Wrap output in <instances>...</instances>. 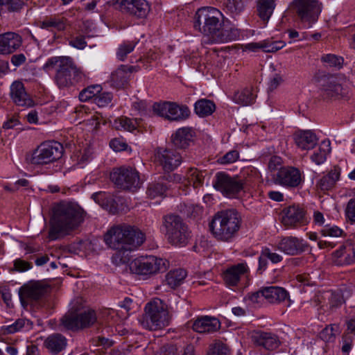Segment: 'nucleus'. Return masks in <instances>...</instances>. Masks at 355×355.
I'll return each instance as SVG.
<instances>
[{
  "label": "nucleus",
  "instance_id": "obj_15",
  "mask_svg": "<svg viewBox=\"0 0 355 355\" xmlns=\"http://www.w3.org/2000/svg\"><path fill=\"white\" fill-rule=\"evenodd\" d=\"M214 187L228 198L234 197L244 187V183L236 178H232L225 173L216 175Z\"/></svg>",
  "mask_w": 355,
  "mask_h": 355
},
{
  "label": "nucleus",
  "instance_id": "obj_12",
  "mask_svg": "<svg viewBox=\"0 0 355 355\" xmlns=\"http://www.w3.org/2000/svg\"><path fill=\"white\" fill-rule=\"evenodd\" d=\"M153 111L157 116L171 121L184 120L190 114L188 107L166 101L154 103Z\"/></svg>",
  "mask_w": 355,
  "mask_h": 355
},
{
  "label": "nucleus",
  "instance_id": "obj_35",
  "mask_svg": "<svg viewBox=\"0 0 355 355\" xmlns=\"http://www.w3.org/2000/svg\"><path fill=\"white\" fill-rule=\"evenodd\" d=\"M112 126L118 130H125L132 132L135 130L137 126V120H132L126 116H120L110 121Z\"/></svg>",
  "mask_w": 355,
  "mask_h": 355
},
{
  "label": "nucleus",
  "instance_id": "obj_8",
  "mask_svg": "<svg viewBox=\"0 0 355 355\" xmlns=\"http://www.w3.org/2000/svg\"><path fill=\"white\" fill-rule=\"evenodd\" d=\"M163 227L166 237L172 245L184 246L189 242L190 232L187 225L180 216L176 215L165 216Z\"/></svg>",
  "mask_w": 355,
  "mask_h": 355
},
{
  "label": "nucleus",
  "instance_id": "obj_42",
  "mask_svg": "<svg viewBox=\"0 0 355 355\" xmlns=\"http://www.w3.org/2000/svg\"><path fill=\"white\" fill-rule=\"evenodd\" d=\"M190 176H191V180L190 177H188V180H185L179 174H173L172 175L169 176V178L170 181H173L177 183H182L184 185H186L187 183L191 184V182H193V186L197 187V184H199L200 182V179L198 175L197 171L193 169L191 170Z\"/></svg>",
  "mask_w": 355,
  "mask_h": 355
},
{
  "label": "nucleus",
  "instance_id": "obj_36",
  "mask_svg": "<svg viewBox=\"0 0 355 355\" xmlns=\"http://www.w3.org/2000/svg\"><path fill=\"white\" fill-rule=\"evenodd\" d=\"M194 109L198 116H206L214 112L216 106L211 101L203 98L195 103Z\"/></svg>",
  "mask_w": 355,
  "mask_h": 355
},
{
  "label": "nucleus",
  "instance_id": "obj_19",
  "mask_svg": "<svg viewBox=\"0 0 355 355\" xmlns=\"http://www.w3.org/2000/svg\"><path fill=\"white\" fill-rule=\"evenodd\" d=\"M275 182L284 187H296L302 182V175L297 168L282 167L277 173Z\"/></svg>",
  "mask_w": 355,
  "mask_h": 355
},
{
  "label": "nucleus",
  "instance_id": "obj_29",
  "mask_svg": "<svg viewBox=\"0 0 355 355\" xmlns=\"http://www.w3.org/2000/svg\"><path fill=\"white\" fill-rule=\"evenodd\" d=\"M131 69V67L121 65L111 73L110 78L111 85L116 88L123 87L128 83V80L132 72Z\"/></svg>",
  "mask_w": 355,
  "mask_h": 355
},
{
  "label": "nucleus",
  "instance_id": "obj_23",
  "mask_svg": "<svg viewBox=\"0 0 355 355\" xmlns=\"http://www.w3.org/2000/svg\"><path fill=\"white\" fill-rule=\"evenodd\" d=\"M22 44L21 37L14 32L0 35V54L8 55L17 51Z\"/></svg>",
  "mask_w": 355,
  "mask_h": 355
},
{
  "label": "nucleus",
  "instance_id": "obj_25",
  "mask_svg": "<svg viewBox=\"0 0 355 355\" xmlns=\"http://www.w3.org/2000/svg\"><path fill=\"white\" fill-rule=\"evenodd\" d=\"M10 97L13 103L21 107H31L33 101L21 82L15 81L10 86Z\"/></svg>",
  "mask_w": 355,
  "mask_h": 355
},
{
  "label": "nucleus",
  "instance_id": "obj_55",
  "mask_svg": "<svg viewBox=\"0 0 355 355\" xmlns=\"http://www.w3.org/2000/svg\"><path fill=\"white\" fill-rule=\"evenodd\" d=\"M110 146L116 152H120L126 150L128 144L121 139L114 138L110 142Z\"/></svg>",
  "mask_w": 355,
  "mask_h": 355
},
{
  "label": "nucleus",
  "instance_id": "obj_20",
  "mask_svg": "<svg viewBox=\"0 0 355 355\" xmlns=\"http://www.w3.org/2000/svg\"><path fill=\"white\" fill-rule=\"evenodd\" d=\"M250 268L246 262H242L228 267L223 274V280L227 286H235L241 278L246 277Z\"/></svg>",
  "mask_w": 355,
  "mask_h": 355
},
{
  "label": "nucleus",
  "instance_id": "obj_54",
  "mask_svg": "<svg viewBox=\"0 0 355 355\" xmlns=\"http://www.w3.org/2000/svg\"><path fill=\"white\" fill-rule=\"evenodd\" d=\"M25 3L22 0H10L7 6V10L10 12H19L23 9Z\"/></svg>",
  "mask_w": 355,
  "mask_h": 355
},
{
  "label": "nucleus",
  "instance_id": "obj_16",
  "mask_svg": "<svg viewBox=\"0 0 355 355\" xmlns=\"http://www.w3.org/2000/svg\"><path fill=\"white\" fill-rule=\"evenodd\" d=\"M324 96L330 98H347L349 89L347 81L343 76H330L322 85Z\"/></svg>",
  "mask_w": 355,
  "mask_h": 355
},
{
  "label": "nucleus",
  "instance_id": "obj_51",
  "mask_svg": "<svg viewBox=\"0 0 355 355\" xmlns=\"http://www.w3.org/2000/svg\"><path fill=\"white\" fill-rule=\"evenodd\" d=\"M226 8L232 14H239L243 8V4L241 0H226Z\"/></svg>",
  "mask_w": 355,
  "mask_h": 355
},
{
  "label": "nucleus",
  "instance_id": "obj_59",
  "mask_svg": "<svg viewBox=\"0 0 355 355\" xmlns=\"http://www.w3.org/2000/svg\"><path fill=\"white\" fill-rule=\"evenodd\" d=\"M69 44L76 49H83L87 46V42L83 36H78L69 41Z\"/></svg>",
  "mask_w": 355,
  "mask_h": 355
},
{
  "label": "nucleus",
  "instance_id": "obj_62",
  "mask_svg": "<svg viewBox=\"0 0 355 355\" xmlns=\"http://www.w3.org/2000/svg\"><path fill=\"white\" fill-rule=\"evenodd\" d=\"M10 61L14 66L19 67L25 62L26 57L22 53L13 55Z\"/></svg>",
  "mask_w": 355,
  "mask_h": 355
},
{
  "label": "nucleus",
  "instance_id": "obj_56",
  "mask_svg": "<svg viewBox=\"0 0 355 355\" xmlns=\"http://www.w3.org/2000/svg\"><path fill=\"white\" fill-rule=\"evenodd\" d=\"M239 155L236 150H231L220 158L219 160L221 164H231L236 162L239 159Z\"/></svg>",
  "mask_w": 355,
  "mask_h": 355
},
{
  "label": "nucleus",
  "instance_id": "obj_40",
  "mask_svg": "<svg viewBox=\"0 0 355 355\" xmlns=\"http://www.w3.org/2000/svg\"><path fill=\"white\" fill-rule=\"evenodd\" d=\"M275 0H259L258 2V12L263 20H268L273 12L275 7Z\"/></svg>",
  "mask_w": 355,
  "mask_h": 355
},
{
  "label": "nucleus",
  "instance_id": "obj_63",
  "mask_svg": "<svg viewBox=\"0 0 355 355\" xmlns=\"http://www.w3.org/2000/svg\"><path fill=\"white\" fill-rule=\"evenodd\" d=\"M244 49L245 51H252V52H256L259 49L263 50V42L261 41L259 42H252V43L247 44L245 45Z\"/></svg>",
  "mask_w": 355,
  "mask_h": 355
},
{
  "label": "nucleus",
  "instance_id": "obj_10",
  "mask_svg": "<svg viewBox=\"0 0 355 355\" xmlns=\"http://www.w3.org/2000/svg\"><path fill=\"white\" fill-rule=\"evenodd\" d=\"M294 6L302 26L304 28L312 27L318 19L321 6L316 0H295Z\"/></svg>",
  "mask_w": 355,
  "mask_h": 355
},
{
  "label": "nucleus",
  "instance_id": "obj_1",
  "mask_svg": "<svg viewBox=\"0 0 355 355\" xmlns=\"http://www.w3.org/2000/svg\"><path fill=\"white\" fill-rule=\"evenodd\" d=\"M193 26L213 43H225L239 37V30L225 20L223 13L214 7L199 8L195 14Z\"/></svg>",
  "mask_w": 355,
  "mask_h": 355
},
{
  "label": "nucleus",
  "instance_id": "obj_30",
  "mask_svg": "<svg viewBox=\"0 0 355 355\" xmlns=\"http://www.w3.org/2000/svg\"><path fill=\"white\" fill-rule=\"evenodd\" d=\"M67 344L66 338L60 334H53L49 336L44 343L45 347L53 354H57L64 349Z\"/></svg>",
  "mask_w": 355,
  "mask_h": 355
},
{
  "label": "nucleus",
  "instance_id": "obj_43",
  "mask_svg": "<svg viewBox=\"0 0 355 355\" xmlns=\"http://www.w3.org/2000/svg\"><path fill=\"white\" fill-rule=\"evenodd\" d=\"M207 355H230V349L222 341L216 340L209 345Z\"/></svg>",
  "mask_w": 355,
  "mask_h": 355
},
{
  "label": "nucleus",
  "instance_id": "obj_13",
  "mask_svg": "<svg viewBox=\"0 0 355 355\" xmlns=\"http://www.w3.org/2000/svg\"><path fill=\"white\" fill-rule=\"evenodd\" d=\"M112 181L123 189L135 191L141 182L138 172L130 166H123L110 174Z\"/></svg>",
  "mask_w": 355,
  "mask_h": 355
},
{
  "label": "nucleus",
  "instance_id": "obj_34",
  "mask_svg": "<svg viewBox=\"0 0 355 355\" xmlns=\"http://www.w3.org/2000/svg\"><path fill=\"white\" fill-rule=\"evenodd\" d=\"M331 150L330 141H322L318 148L311 155V159L317 165L322 164L325 162L327 155L331 152Z\"/></svg>",
  "mask_w": 355,
  "mask_h": 355
},
{
  "label": "nucleus",
  "instance_id": "obj_5",
  "mask_svg": "<svg viewBox=\"0 0 355 355\" xmlns=\"http://www.w3.org/2000/svg\"><path fill=\"white\" fill-rule=\"evenodd\" d=\"M47 69H56L55 80L59 87H67L84 81L86 74L69 57L52 58L45 64Z\"/></svg>",
  "mask_w": 355,
  "mask_h": 355
},
{
  "label": "nucleus",
  "instance_id": "obj_41",
  "mask_svg": "<svg viewBox=\"0 0 355 355\" xmlns=\"http://www.w3.org/2000/svg\"><path fill=\"white\" fill-rule=\"evenodd\" d=\"M102 91V87L100 85H95L89 86L79 94V99L80 101L85 102L90 99H94L95 101L96 96Z\"/></svg>",
  "mask_w": 355,
  "mask_h": 355
},
{
  "label": "nucleus",
  "instance_id": "obj_21",
  "mask_svg": "<svg viewBox=\"0 0 355 355\" xmlns=\"http://www.w3.org/2000/svg\"><path fill=\"white\" fill-rule=\"evenodd\" d=\"M293 139L298 149L306 151L313 149L318 141L315 132L311 130H298L293 133Z\"/></svg>",
  "mask_w": 355,
  "mask_h": 355
},
{
  "label": "nucleus",
  "instance_id": "obj_14",
  "mask_svg": "<svg viewBox=\"0 0 355 355\" xmlns=\"http://www.w3.org/2000/svg\"><path fill=\"white\" fill-rule=\"evenodd\" d=\"M113 4L122 13L137 19L146 18L150 10L146 0H116Z\"/></svg>",
  "mask_w": 355,
  "mask_h": 355
},
{
  "label": "nucleus",
  "instance_id": "obj_3",
  "mask_svg": "<svg viewBox=\"0 0 355 355\" xmlns=\"http://www.w3.org/2000/svg\"><path fill=\"white\" fill-rule=\"evenodd\" d=\"M84 211L76 203L61 202L53 207L49 238L57 239L76 229L84 219Z\"/></svg>",
  "mask_w": 355,
  "mask_h": 355
},
{
  "label": "nucleus",
  "instance_id": "obj_28",
  "mask_svg": "<svg viewBox=\"0 0 355 355\" xmlns=\"http://www.w3.org/2000/svg\"><path fill=\"white\" fill-rule=\"evenodd\" d=\"M304 217V211L299 206L292 205L284 210L282 223L287 227H293L301 223Z\"/></svg>",
  "mask_w": 355,
  "mask_h": 355
},
{
  "label": "nucleus",
  "instance_id": "obj_47",
  "mask_svg": "<svg viewBox=\"0 0 355 355\" xmlns=\"http://www.w3.org/2000/svg\"><path fill=\"white\" fill-rule=\"evenodd\" d=\"M321 61L327 67L340 68L343 64V59L334 54H326L322 56Z\"/></svg>",
  "mask_w": 355,
  "mask_h": 355
},
{
  "label": "nucleus",
  "instance_id": "obj_46",
  "mask_svg": "<svg viewBox=\"0 0 355 355\" xmlns=\"http://www.w3.org/2000/svg\"><path fill=\"white\" fill-rule=\"evenodd\" d=\"M263 42V51L266 53H275L285 46L286 43L282 40L273 41L266 40Z\"/></svg>",
  "mask_w": 355,
  "mask_h": 355
},
{
  "label": "nucleus",
  "instance_id": "obj_52",
  "mask_svg": "<svg viewBox=\"0 0 355 355\" xmlns=\"http://www.w3.org/2000/svg\"><path fill=\"white\" fill-rule=\"evenodd\" d=\"M112 98V94L107 92H101L96 96L94 103L99 107H104L110 103Z\"/></svg>",
  "mask_w": 355,
  "mask_h": 355
},
{
  "label": "nucleus",
  "instance_id": "obj_37",
  "mask_svg": "<svg viewBox=\"0 0 355 355\" xmlns=\"http://www.w3.org/2000/svg\"><path fill=\"white\" fill-rule=\"evenodd\" d=\"M187 276L184 270L179 268L170 271L166 276V284L171 288L180 286Z\"/></svg>",
  "mask_w": 355,
  "mask_h": 355
},
{
  "label": "nucleus",
  "instance_id": "obj_17",
  "mask_svg": "<svg viewBox=\"0 0 355 355\" xmlns=\"http://www.w3.org/2000/svg\"><path fill=\"white\" fill-rule=\"evenodd\" d=\"M155 161L164 171L169 172L180 165L182 157L173 150L158 148L155 152Z\"/></svg>",
  "mask_w": 355,
  "mask_h": 355
},
{
  "label": "nucleus",
  "instance_id": "obj_11",
  "mask_svg": "<svg viewBox=\"0 0 355 355\" xmlns=\"http://www.w3.org/2000/svg\"><path fill=\"white\" fill-rule=\"evenodd\" d=\"M96 320L94 311L83 309L71 311L61 319L62 326L69 330H78L93 324Z\"/></svg>",
  "mask_w": 355,
  "mask_h": 355
},
{
  "label": "nucleus",
  "instance_id": "obj_60",
  "mask_svg": "<svg viewBox=\"0 0 355 355\" xmlns=\"http://www.w3.org/2000/svg\"><path fill=\"white\" fill-rule=\"evenodd\" d=\"M268 259V257L263 255V250L262 249L259 257V266L257 268L258 272L262 273L267 268Z\"/></svg>",
  "mask_w": 355,
  "mask_h": 355
},
{
  "label": "nucleus",
  "instance_id": "obj_39",
  "mask_svg": "<svg viewBox=\"0 0 355 355\" xmlns=\"http://www.w3.org/2000/svg\"><path fill=\"white\" fill-rule=\"evenodd\" d=\"M40 27L44 29L53 28L60 31L65 29L66 21L63 17H50L41 21Z\"/></svg>",
  "mask_w": 355,
  "mask_h": 355
},
{
  "label": "nucleus",
  "instance_id": "obj_24",
  "mask_svg": "<svg viewBox=\"0 0 355 355\" xmlns=\"http://www.w3.org/2000/svg\"><path fill=\"white\" fill-rule=\"evenodd\" d=\"M193 331L200 334H211L220 328L219 320L215 317L205 315L196 318L192 324Z\"/></svg>",
  "mask_w": 355,
  "mask_h": 355
},
{
  "label": "nucleus",
  "instance_id": "obj_32",
  "mask_svg": "<svg viewBox=\"0 0 355 355\" xmlns=\"http://www.w3.org/2000/svg\"><path fill=\"white\" fill-rule=\"evenodd\" d=\"M340 175V169L334 166L327 175L322 177L317 183V187L322 191H329L331 189L339 180Z\"/></svg>",
  "mask_w": 355,
  "mask_h": 355
},
{
  "label": "nucleus",
  "instance_id": "obj_9",
  "mask_svg": "<svg viewBox=\"0 0 355 355\" xmlns=\"http://www.w3.org/2000/svg\"><path fill=\"white\" fill-rule=\"evenodd\" d=\"M167 260L155 256L139 257L130 263V270L132 273L140 275H153L164 272L168 268Z\"/></svg>",
  "mask_w": 355,
  "mask_h": 355
},
{
  "label": "nucleus",
  "instance_id": "obj_38",
  "mask_svg": "<svg viewBox=\"0 0 355 355\" xmlns=\"http://www.w3.org/2000/svg\"><path fill=\"white\" fill-rule=\"evenodd\" d=\"M232 100L234 103L245 106L253 103L254 96L250 88H245L236 92L232 97Z\"/></svg>",
  "mask_w": 355,
  "mask_h": 355
},
{
  "label": "nucleus",
  "instance_id": "obj_49",
  "mask_svg": "<svg viewBox=\"0 0 355 355\" xmlns=\"http://www.w3.org/2000/svg\"><path fill=\"white\" fill-rule=\"evenodd\" d=\"M321 233L324 236L339 237L344 232L336 225H326L322 229Z\"/></svg>",
  "mask_w": 355,
  "mask_h": 355
},
{
  "label": "nucleus",
  "instance_id": "obj_57",
  "mask_svg": "<svg viewBox=\"0 0 355 355\" xmlns=\"http://www.w3.org/2000/svg\"><path fill=\"white\" fill-rule=\"evenodd\" d=\"M346 216L352 223H355V200L351 199L347 205L345 210Z\"/></svg>",
  "mask_w": 355,
  "mask_h": 355
},
{
  "label": "nucleus",
  "instance_id": "obj_2",
  "mask_svg": "<svg viewBox=\"0 0 355 355\" xmlns=\"http://www.w3.org/2000/svg\"><path fill=\"white\" fill-rule=\"evenodd\" d=\"M145 239L146 236L140 230L125 223L114 225L104 236L105 243L121 255V262L128 259L125 253L137 249Z\"/></svg>",
  "mask_w": 355,
  "mask_h": 355
},
{
  "label": "nucleus",
  "instance_id": "obj_26",
  "mask_svg": "<svg viewBox=\"0 0 355 355\" xmlns=\"http://www.w3.org/2000/svg\"><path fill=\"white\" fill-rule=\"evenodd\" d=\"M263 297L268 302L271 304H279L286 302L288 306H290L291 304L288 293L282 287L273 286L264 287Z\"/></svg>",
  "mask_w": 355,
  "mask_h": 355
},
{
  "label": "nucleus",
  "instance_id": "obj_44",
  "mask_svg": "<svg viewBox=\"0 0 355 355\" xmlns=\"http://www.w3.org/2000/svg\"><path fill=\"white\" fill-rule=\"evenodd\" d=\"M339 332L338 325L334 324L323 329L319 336L325 342H331L334 340L336 335Z\"/></svg>",
  "mask_w": 355,
  "mask_h": 355
},
{
  "label": "nucleus",
  "instance_id": "obj_4",
  "mask_svg": "<svg viewBox=\"0 0 355 355\" xmlns=\"http://www.w3.org/2000/svg\"><path fill=\"white\" fill-rule=\"evenodd\" d=\"M241 223V214L234 209H228L216 213L209 227L216 239L230 241L238 233Z\"/></svg>",
  "mask_w": 355,
  "mask_h": 355
},
{
  "label": "nucleus",
  "instance_id": "obj_33",
  "mask_svg": "<svg viewBox=\"0 0 355 355\" xmlns=\"http://www.w3.org/2000/svg\"><path fill=\"white\" fill-rule=\"evenodd\" d=\"M32 327L33 323L29 320L19 318L11 324L3 326L1 331L3 334H11L19 331H28Z\"/></svg>",
  "mask_w": 355,
  "mask_h": 355
},
{
  "label": "nucleus",
  "instance_id": "obj_27",
  "mask_svg": "<svg viewBox=\"0 0 355 355\" xmlns=\"http://www.w3.org/2000/svg\"><path fill=\"white\" fill-rule=\"evenodd\" d=\"M252 340L267 350L272 351L279 347L280 341L277 336L268 332L256 331L252 335Z\"/></svg>",
  "mask_w": 355,
  "mask_h": 355
},
{
  "label": "nucleus",
  "instance_id": "obj_58",
  "mask_svg": "<svg viewBox=\"0 0 355 355\" xmlns=\"http://www.w3.org/2000/svg\"><path fill=\"white\" fill-rule=\"evenodd\" d=\"M248 300L252 304L261 303L265 300L263 297V288L255 293L249 294L248 295Z\"/></svg>",
  "mask_w": 355,
  "mask_h": 355
},
{
  "label": "nucleus",
  "instance_id": "obj_22",
  "mask_svg": "<svg viewBox=\"0 0 355 355\" xmlns=\"http://www.w3.org/2000/svg\"><path fill=\"white\" fill-rule=\"evenodd\" d=\"M48 287L40 282H30L19 289V297L21 301L24 300H37L44 295Z\"/></svg>",
  "mask_w": 355,
  "mask_h": 355
},
{
  "label": "nucleus",
  "instance_id": "obj_6",
  "mask_svg": "<svg viewBox=\"0 0 355 355\" xmlns=\"http://www.w3.org/2000/svg\"><path fill=\"white\" fill-rule=\"evenodd\" d=\"M169 321L168 306L159 298H155L146 304L144 313L139 320V324L150 331L163 329L169 324Z\"/></svg>",
  "mask_w": 355,
  "mask_h": 355
},
{
  "label": "nucleus",
  "instance_id": "obj_48",
  "mask_svg": "<svg viewBox=\"0 0 355 355\" xmlns=\"http://www.w3.org/2000/svg\"><path fill=\"white\" fill-rule=\"evenodd\" d=\"M166 191V187L161 183L151 184L148 188L147 194L150 198L162 197Z\"/></svg>",
  "mask_w": 355,
  "mask_h": 355
},
{
  "label": "nucleus",
  "instance_id": "obj_45",
  "mask_svg": "<svg viewBox=\"0 0 355 355\" xmlns=\"http://www.w3.org/2000/svg\"><path fill=\"white\" fill-rule=\"evenodd\" d=\"M136 44L137 43L135 42H125L120 44L116 51L117 58L123 61L127 55L135 49Z\"/></svg>",
  "mask_w": 355,
  "mask_h": 355
},
{
  "label": "nucleus",
  "instance_id": "obj_64",
  "mask_svg": "<svg viewBox=\"0 0 355 355\" xmlns=\"http://www.w3.org/2000/svg\"><path fill=\"white\" fill-rule=\"evenodd\" d=\"M87 123L91 125L94 130L98 128L100 125V116L98 115H93L92 117L87 120Z\"/></svg>",
  "mask_w": 355,
  "mask_h": 355
},
{
  "label": "nucleus",
  "instance_id": "obj_61",
  "mask_svg": "<svg viewBox=\"0 0 355 355\" xmlns=\"http://www.w3.org/2000/svg\"><path fill=\"white\" fill-rule=\"evenodd\" d=\"M14 266L15 269L19 272L26 271L31 268V263L20 259L15 261Z\"/></svg>",
  "mask_w": 355,
  "mask_h": 355
},
{
  "label": "nucleus",
  "instance_id": "obj_18",
  "mask_svg": "<svg viewBox=\"0 0 355 355\" xmlns=\"http://www.w3.org/2000/svg\"><path fill=\"white\" fill-rule=\"evenodd\" d=\"M276 248L285 254L295 256L306 251L308 245L302 239L296 236H286L278 242Z\"/></svg>",
  "mask_w": 355,
  "mask_h": 355
},
{
  "label": "nucleus",
  "instance_id": "obj_53",
  "mask_svg": "<svg viewBox=\"0 0 355 355\" xmlns=\"http://www.w3.org/2000/svg\"><path fill=\"white\" fill-rule=\"evenodd\" d=\"M263 255L272 263H278L283 260V257L275 252H272L268 248H263Z\"/></svg>",
  "mask_w": 355,
  "mask_h": 355
},
{
  "label": "nucleus",
  "instance_id": "obj_7",
  "mask_svg": "<svg viewBox=\"0 0 355 355\" xmlns=\"http://www.w3.org/2000/svg\"><path fill=\"white\" fill-rule=\"evenodd\" d=\"M63 153V147L59 142L46 141L26 155L28 164L45 165L59 159Z\"/></svg>",
  "mask_w": 355,
  "mask_h": 355
},
{
  "label": "nucleus",
  "instance_id": "obj_31",
  "mask_svg": "<svg viewBox=\"0 0 355 355\" xmlns=\"http://www.w3.org/2000/svg\"><path fill=\"white\" fill-rule=\"evenodd\" d=\"M192 137L193 135L191 128H182L178 129L175 133L172 135V141L176 148L184 149L189 146Z\"/></svg>",
  "mask_w": 355,
  "mask_h": 355
},
{
  "label": "nucleus",
  "instance_id": "obj_50",
  "mask_svg": "<svg viewBox=\"0 0 355 355\" xmlns=\"http://www.w3.org/2000/svg\"><path fill=\"white\" fill-rule=\"evenodd\" d=\"M325 294L329 299V309L331 311H334V310H336V309L341 306L343 303V300L342 297L338 294L329 292H327Z\"/></svg>",
  "mask_w": 355,
  "mask_h": 355
}]
</instances>
